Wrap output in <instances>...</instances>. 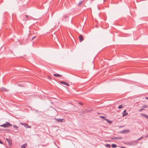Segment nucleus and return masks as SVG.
<instances>
[{
    "label": "nucleus",
    "instance_id": "obj_11",
    "mask_svg": "<svg viewBox=\"0 0 148 148\" xmlns=\"http://www.w3.org/2000/svg\"><path fill=\"white\" fill-rule=\"evenodd\" d=\"M27 143H25L21 146V148H26V147L27 146Z\"/></svg>",
    "mask_w": 148,
    "mask_h": 148
},
{
    "label": "nucleus",
    "instance_id": "obj_13",
    "mask_svg": "<svg viewBox=\"0 0 148 148\" xmlns=\"http://www.w3.org/2000/svg\"><path fill=\"white\" fill-rule=\"evenodd\" d=\"M21 125H24V126L26 128H28V125L27 124H26V123H21Z\"/></svg>",
    "mask_w": 148,
    "mask_h": 148
},
{
    "label": "nucleus",
    "instance_id": "obj_32",
    "mask_svg": "<svg viewBox=\"0 0 148 148\" xmlns=\"http://www.w3.org/2000/svg\"><path fill=\"white\" fill-rule=\"evenodd\" d=\"M145 99H147V100H148V97H145Z\"/></svg>",
    "mask_w": 148,
    "mask_h": 148
},
{
    "label": "nucleus",
    "instance_id": "obj_20",
    "mask_svg": "<svg viewBox=\"0 0 148 148\" xmlns=\"http://www.w3.org/2000/svg\"><path fill=\"white\" fill-rule=\"evenodd\" d=\"M145 109H143V108H142V109H140L139 110V111L140 112H141V111H142V110H144Z\"/></svg>",
    "mask_w": 148,
    "mask_h": 148
},
{
    "label": "nucleus",
    "instance_id": "obj_10",
    "mask_svg": "<svg viewBox=\"0 0 148 148\" xmlns=\"http://www.w3.org/2000/svg\"><path fill=\"white\" fill-rule=\"evenodd\" d=\"M1 90L2 92L7 91V89L4 87H2V88H1Z\"/></svg>",
    "mask_w": 148,
    "mask_h": 148
},
{
    "label": "nucleus",
    "instance_id": "obj_27",
    "mask_svg": "<svg viewBox=\"0 0 148 148\" xmlns=\"http://www.w3.org/2000/svg\"><path fill=\"white\" fill-rule=\"evenodd\" d=\"M36 38V37L35 36L33 37L32 38V40L33 39H34Z\"/></svg>",
    "mask_w": 148,
    "mask_h": 148
},
{
    "label": "nucleus",
    "instance_id": "obj_2",
    "mask_svg": "<svg viewBox=\"0 0 148 148\" xmlns=\"http://www.w3.org/2000/svg\"><path fill=\"white\" fill-rule=\"evenodd\" d=\"M54 119L58 122H64L65 119H59L55 118Z\"/></svg>",
    "mask_w": 148,
    "mask_h": 148
},
{
    "label": "nucleus",
    "instance_id": "obj_33",
    "mask_svg": "<svg viewBox=\"0 0 148 148\" xmlns=\"http://www.w3.org/2000/svg\"><path fill=\"white\" fill-rule=\"evenodd\" d=\"M109 123H110L111 122V121H109Z\"/></svg>",
    "mask_w": 148,
    "mask_h": 148
},
{
    "label": "nucleus",
    "instance_id": "obj_8",
    "mask_svg": "<svg viewBox=\"0 0 148 148\" xmlns=\"http://www.w3.org/2000/svg\"><path fill=\"white\" fill-rule=\"evenodd\" d=\"M140 115L148 119V116L147 115L142 113Z\"/></svg>",
    "mask_w": 148,
    "mask_h": 148
},
{
    "label": "nucleus",
    "instance_id": "obj_29",
    "mask_svg": "<svg viewBox=\"0 0 148 148\" xmlns=\"http://www.w3.org/2000/svg\"><path fill=\"white\" fill-rule=\"evenodd\" d=\"M0 143L1 144H3V143L1 142V141L0 140Z\"/></svg>",
    "mask_w": 148,
    "mask_h": 148
},
{
    "label": "nucleus",
    "instance_id": "obj_9",
    "mask_svg": "<svg viewBox=\"0 0 148 148\" xmlns=\"http://www.w3.org/2000/svg\"><path fill=\"white\" fill-rule=\"evenodd\" d=\"M9 145H11L12 144V143L11 141V140L9 138L6 139Z\"/></svg>",
    "mask_w": 148,
    "mask_h": 148
},
{
    "label": "nucleus",
    "instance_id": "obj_15",
    "mask_svg": "<svg viewBox=\"0 0 148 148\" xmlns=\"http://www.w3.org/2000/svg\"><path fill=\"white\" fill-rule=\"evenodd\" d=\"M123 106L122 105H121L119 106L118 107V108L119 109H121L123 107Z\"/></svg>",
    "mask_w": 148,
    "mask_h": 148
},
{
    "label": "nucleus",
    "instance_id": "obj_25",
    "mask_svg": "<svg viewBox=\"0 0 148 148\" xmlns=\"http://www.w3.org/2000/svg\"><path fill=\"white\" fill-rule=\"evenodd\" d=\"M100 117L103 119L105 117L104 116H100Z\"/></svg>",
    "mask_w": 148,
    "mask_h": 148
},
{
    "label": "nucleus",
    "instance_id": "obj_22",
    "mask_svg": "<svg viewBox=\"0 0 148 148\" xmlns=\"http://www.w3.org/2000/svg\"><path fill=\"white\" fill-rule=\"evenodd\" d=\"M113 139H119V137H114L113 138Z\"/></svg>",
    "mask_w": 148,
    "mask_h": 148
},
{
    "label": "nucleus",
    "instance_id": "obj_26",
    "mask_svg": "<svg viewBox=\"0 0 148 148\" xmlns=\"http://www.w3.org/2000/svg\"><path fill=\"white\" fill-rule=\"evenodd\" d=\"M143 138V137H141L140 138H139L137 140H140V139L141 138Z\"/></svg>",
    "mask_w": 148,
    "mask_h": 148
},
{
    "label": "nucleus",
    "instance_id": "obj_4",
    "mask_svg": "<svg viewBox=\"0 0 148 148\" xmlns=\"http://www.w3.org/2000/svg\"><path fill=\"white\" fill-rule=\"evenodd\" d=\"M137 143V142L135 141H134L131 142H130L128 144H130V145H135L136 144V143Z\"/></svg>",
    "mask_w": 148,
    "mask_h": 148
},
{
    "label": "nucleus",
    "instance_id": "obj_19",
    "mask_svg": "<svg viewBox=\"0 0 148 148\" xmlns=\"http://www.w3.org/2000/svg\"><path fill=\"white\" fill-rule=\"evenodd\" d=\"M90 110H87V109H86L85 110H84V112H90Z\"/></svg>",
    "mask_w": 148,
    "mask_h": 148
},
{
    "label": "nucleus",
    "instance_id": "obj_14",
    "mask_svg": "<svg viewBox=\"0 0 148 148\" xmlns=\"http://www.w3.org/2000/svg\"><path fill=\"white\" fill-rule=\"evenodd\" d=\"M112 147L113 148H116L117 147L116 145L115 144H112Z\"/></svg>",
    "mask_w": 148,
    "mask_h": 148
},
{
    "label": "nucleus",
    "instance_id": "obj_23",
    "mask_svg": "<svg viewBox=\"0 0 148 148\" xmlns=\"http://www.w3.org/2000/svg\"><path fill=\"white\" fill-rule=\"evenodd\" d=\"M25 16L26 17V18L28 19V16L27 15H25Z\"/></svg>",
    "mask_w": 148,
    "mask_h": 148
},
{
    "label": "nucleus",
    "instance_id": "obj_7",
    "mask_svg": "<svg viewBox=\"0 0 148 148\" xmlns=\"http://www.w3.org/2000/svg\"><path fill=\"white\" fill-rule=\"evenodd\" d=\"M130 132V130H122L121 132L123 133H126Z\"/></svg>",
    "mask_w": 148,
    "mask_h": 148
},
{
    "label": "nucleus",
    "instance_id": "obj_21",
    "mask_svg": "<svg viewBox=\"0 0 148 148\" xmlns=\"http://www.w3.org/2000/svg\"><path fill=\"white\" fill-rule=\"evenodd\" d=\"M13 127L14 128H16V129L18 128V127L16 125H13Z\"/></svg>",
    "mask_w": 148,
    "mask_h": 148
},
{
    "label": "nucleus",
    "instance_id": "obj_3",
    "mask_svg": "<svg viewBox=\"0 0 148 148\" xmlns=\"http://www.w3.org/2000/svg\"><path fill=\"white\" fill-rule=\"evenodd\" d=\"M60 83L68 86H69V84L64 81H61L60 82Z\"/></svg>",
    "mask_w": 148,
    "mask_h": 148
},
{
    "label": "nucleus",
    "instance_id": "obj_24",
    "mask_svg": "<svg viewBox=\"0 0 148 148\" xmlns=\"http://www.w3.org/2000/svg\"><path fill=\"white\" fill-rule=\"evenodd\" d=\"M79 104L82 105H83V104L82 103L80 102L79 103Z\"/></svg>",
    "mask_w": 148,
    "mask_h": 148
},
{
    "label": "nucleus",
    "instance_id": "obj_18",
    "mask_svg": "<svg viewBox=\"0 0 148 148\" xmlns=\"http://www.w3.org/2000/svg\"><path fill=\"white\" fill-rule=\"evenodd\" d=\"M147 107V106L146 105H144L142 106V107L144 108H146Z\"/></svg>",
    "mask_w": 148,
    "mask_h": 148
},
{
    "label": "nucleus",
    "instance_id": "obj_12",
    "mask_svg": "<svg viewBox=\"0 0 148 148\" xmlns=\"http://www.w3.org/2000/svg\"><path fill=\"white\" fill-rule=\"evenodd\" d=\"M53 76L56 77H59L62 76V75L58 74H53Z\"/></svg>",
    "mask_w": 148,
    "mask_h": 148
},
{
    "label": "nucleus",
    "instance_id": "obj_34",
    "mask_svg": "<svg viewBox=\"0 0 148 148\" xmlns=\"http://www.w3.org/2000/svg\"><path fill=\"white\" fill-rule=\"evenodd\" d=\"M106 0H104V1H104H104H106Z\"/></svg>",
    "mask_w": 148,
    "mask_h": 148
},
{
    "label": "nucleus",
    "instance_id": "obj_1",
    "mask_svg": "<svg viewBox=\"0 0 148 148\" xmlns=\"http://www.w3.org/2000/svg\"><path fill=\"white\" fill-rule=\"evenodd\" d=\"M12 125L11 124H10L9 122H6L5 123L1 125L0 126L4 127H8L10 126H12Z\"/></svg>",
    "mask_w": 148,
    "mask_h": 148
},
{
    "label": "nucleus",
    "instance_id": "obj_28",
    "mask_svg": "<svg viewBox=\"0 0 148 148\" xmlns=\"http://www.w3.org/2000/svg\"><path fill=\"white\" fill-rule=\"evenodd\" d=\"M63 16L64 17V18H66L67 17V16Z\"/></svg>",
    "mask_w": 148,
    "mask_h": 148
},
{
    "label": "nucleus",
    "instance_id": "obj_16",
    "mask_svg": "<svg viewBox=\"0 0 148 148\" xmlns=\"http://www.w3.org/2000/svg\"><path fill=\"white\" fill-rule=\"evenodd\" d=\"M106 146L108 147H110L111 146L109 144H107L106 145Z\"/></svg>",
    "mask_w": 148,
    "mask_h": 148
},
{
    "label": "nucleus",
    "instance_id": "obj_17",
    "mask_svg": "<svg viewBox=\"0 0 148 148\" xmlns=\"http://www.w3.org/2000/svg\"><path fill=\"white\" fill-rule=\"evenodd\" d=\"M82 3H83L82 1H79V2L78 3V5L79 6H80V5H81L82 4Z\"/></svg>",
    "mask_w": 148,
    "mask_h": 148
},
{
    "label": "nucleus",
    "instance_id": "obj_6",
    "mask_svg": "<svg viewBox=\"0 0 148 148\" xmlns=\"http://www.w3.org/2000/svg\"><path fill=\"white\" fill-rule=\"evenodd\" d=\"M126 110H125L123 112V115L122 116L124 117L126 116L128 114L126 112Z\"/></svg>",
    "mask_w": 148,
    "mask_h": 148
},
{
    "label": "nucleus",
    "instance_id": "obj_30",
    "mask_svg": "<svg viewBox=\"0 0 148 148\" xmlns=\"http://www.w3.org/2000/svg\"><path fill=\"white\" fill-rule=\"evenodd\" d=\"M121 147L122 148H127L126 147Z\"/></svg>",
    "mask_w": 148,
    "mask_h": 148
},
{
    "label": "nucleus",
    "instance_id": "obj_31",
    "mask_svg": "<svg viewBox=\"0 0 148 148\" xmlns=\"http://www.w3.org/2000/svg\"><path fill=\"white\" fill-rule=\"evenodd\" d=\"M31 127L30 126H28V128H30Z\"/></svg>",
    "mask_w": 148,
    "mask_h": 148
},
{
    "label": "nucleus",
    "instance_id": "obj_5",
    "mask_svg": "<svg viewBox=\"0 0 148 148\" xmlns=\"http://www.w3.org/2000/svg\"><path fill=\"white\" fill-rule=\"evenodd\" d=\"M79 39L80 42H82L84 40L83 37L82 35H80L79 36Z\"/></svg>",
    "mask_w": 148,
    "mask_h": 148
}]
</instances>
